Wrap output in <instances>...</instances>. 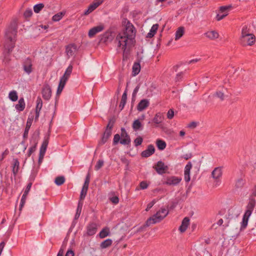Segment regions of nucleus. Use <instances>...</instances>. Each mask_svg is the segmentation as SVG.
I'll return each instance as SVG.
<instances>
[{
	"instance_id": "nucleus-1",
	"label": "nucleus",
	"mask_w": 256,
	"mask_h": 256,
	"mask_svg": "<svg viewBox=\"0 0 256 256\" xmlns=\"http://www.w3.org/2000/svg\"><path fill=\"white\" fill-rule=\"evenodd\" d=\"M136 33L135 28L132 24L128 22L123 31L119 33L116 37V40L118 42V47H120L122 42L128 44V47L134 46L136 42Z\"/></svg>"
},
{
	"instance_id": "nucleus-2",
	"label": "nucleus",
	"mask_w": 256,
	"mask_h": 256,
	"mask_svg": "<svg viewBox=\"0 0 256 256\" xmlns=\"http://www.w3.org/2000/svg\"><path fill=\"white\" fill-rule=\"evenodd\" d=\"M116 118L114 116L109 119L108 124L105 128L104 132L102 134L101 139L98 142V146H100L104 144L108 140L112 134V130L116 122Z\"/></svg>"
},
{
	"instance_id": "nucleus-3",
	"label": "nucleus",
	"mask_w": 256,
	"mask_h": 256,
	"mask_svg": "<svg viewBox=\"0 0 256 256\" xmlns=\"http://www.w3.org/2000/svg\"><path fill=\"white\" fill-rule=\"evenodd\" d=\"M158 214V213L152 216L149 218L145 222L144 224L137 230V232H142L144 228L150 226L152 224H155L162 221V218Z\"/></svg>"
},
{
	"instance_id": "nucleus-4",
	"label": "nucleus",
	"mask_w": 256,
	"mask_h": 256,
	"mask_svg": "<svg viewBox=\"0 0 256 256\" xmlns=\"http://www.w3.org/2000/svg\"><path fill=\"white\" fill-rule=\"evenodd\" d=\"M256 42V37L254 34H250L248 36H243L240 38V43L244 46H252Z\"/></svg>"
},
{
	"instance_id": "nucleus-5",
	"label": "nucleus",
	"mask_w": 256,
	"mask_h": 256,
	"mask_svg": "<svg viewBox=\"0 0 256 256\" xmlns=\"http://www.w3.org/2000/svg\"><path fill=\"white\" fill-rule=\"evenodd\" d=\"M16 39L11 38H7L4 44V51L8 54H11L15 47Z\"/></svg>"
},
{
	"instance_id": "nucleus-6",
	"label": "nucleus",
	"mask_w": 256,
	"mask_h": 256,
	"mask_svg": "<svg viewBox=\"0 0 256 256\" xmlns=\"http://www.w3.org/2000/svg\"><path fill=\"white\" fill-rule=\"evenodd\" d=\"M90 172H88L86 176L84 182V184L80 192V200H84L87 194V192L88 188L89 183L90 181Z\"/></svg>"
},
{
	"instance_id": "nucleus-7",
	"label": "nucleus",
	"mask_w": 256,
	"mask_h": 256,
	"mask_svg": "<svg viewBox=\"0 0 256 256\" xmlns=\"http://www.w3.org/2000/svg\"><path fill=\"white\" fill-rule=\"evenodd\" d=\"M153 168L159 174H163L166 173L168 169V166L165 165L164 163L161 160L158 162L156 164L153 166Z\"/></svg>"
},
{
	"instance_id": "nucleus-8",
	"label": "nucleus",
	"mask_w": 256,
	"mask_h": 256,
	"mask_svg": "<svg viewBox=\"0 0 256 256\" xmlns=\"http://www.w3.org/2000/svg\"><path fill=\"white\" fill-rule=\"evenodd\" d=\"M52 90L48 84H45L42 90V94L43 98L46 100H48L52 96Z\"/></svg>"
},
{
	"instance_id": "nucleus-9",
	"label": "nucleus",
	"mask_w": 256,
	"mask_h": 256,
	"mask_svg": "<svg viewBox=\"0 0 256 256\" xmlns=\"http://www.w3.org/2000/svg\"><path fill=\"white\" fill-rule=\"evenodd\" d=\"M155 150H156L154 145L149 144L147 148L141 152L140 156L142 158H148L153 154Z\"/></svg>"
},
{
	"instance_id": "nucleus-10",
	"label": "nucleus",
	"mask_w": 256,
	"mask_h": 256,
	"mask_svg": "<svg viewBox=\"0 0 256 256\" xmlns=\"http://www.w3.org/2000/svg\"><path fill=\"white\" fill-rule=\"evenodd\" d=\"M182 178H180L176 177L174 176H172L168 177L166 178V180L164 182L163 184L169 186H175L178 184L180 182Z\"/></svg>"
},
{
	"instance_id": "nucleus-11",
	"label": "nucleus",
	"mask_w": 256,
	"mask_h": 256,
	"mask_svg": "<svg viewBox=\"0 0 256 256\" xmlns=\"http://www.w3.org/2000/svg\"><path fill=\"white\" fill-rule=\"evenodd\" d=\"M23 68L24 71L28 74L32 72V62L30 58L25 60L23 63Z\"/></svg>"
},
{
	"instance_id": "nucleus-12",
	"label": "nucleus",
	"mask_w": 256,
	"mask_h": 256,
	"mask_svg": "<svg viewBox=\"0 0 256 256\" xmlns=\"http://www.w3.org/2000/svg\"><path fill=\"white\" fill-rule=\"evenodd\" d=\"M42 106V101L40 97L38 96L36 100V116L34 118L35 122H36L38 120L40 116V111Z\"/></svg>"
},
{
	"instance_id": "nucleus-13",
	"label": "nucleus",
	"mask_w": 256,
	"mask_h": 256,
	"mask_svg": "<svg viewBox=\"0 0 256 256\" xmlns=\"http://www.w3.org/2000/svg\"><path fill=\"white\" fill-rule=\"evenodd\" d=\"M50 133V130H48L47 136L44 137V141L42 143V144L40 146V154H44L46 153V148L48 147V142H49Z\"/></svg>"
},
{
	"instance_id": "nucleus-14",
	"label": "nucleus",
	"mask_w": 256,
	"mask_h": 256,
	"mask_svg": "<svg viewBox=\"0 0 256 256\" xmlns=\"http://www.w3.org/2000/svg\"><path fill=\"white\" fill-rule=\"evenodd\" d=\"M102 2V0H100L96 2H94L90 4L88 8L84 12V15H88L96 10L99 6H100Z\"/></svg>"
},
{
	"instance_id": "nucleus-15",
	"label": "nucleus",
	"mask_w": 256,
	"mask_h": 256,
	"mask_svg": "<svg viewBox=\"0 0 256 256\" xmlns=\"http://www.w3.org/2000/svg\"><path fill=\"white\" fill-rule=\"evenodd\" d=\"M66 78H60V82H59V84H58V88H57V90H56V103L58 101V99L57 98V97H58L60 94H61V92H62L64 87V86L66 84V82L67 80H66Z\"/></svg>"
},
{
	"instance_id": "nucleus-16",
	"label": "nucleus",
	"mask_w": 256,
	"mask_h": 256,
	"mask_svg": "<svg viewBox=\"0 0 256 256\" xmlns=\"http://www.w3.org/2000/svg\"><path fill=\"white\" fill-rule=\"evenodd\" d=\"M104 29V26L102 25H99L94 26L90 30L88 36L90 38L93 37L97 33L102 31Z\"/></svg>"
},
{
	"instance_id": "nucleus-17",
	"label": "nucleus",
	"mask_w": 256,
	"mask_h": 256,
	"mask_svg": "<svg viewBox=\"0 0 256 256\" xmlns=\"http://www.w3.org/2000/svg\"><path fill=\"white\" fill-rule=\"evenodd\" d=\"M87 234L88 236H92L94 234L97 230V225L94 222H91L88 224L86 228Z\"/></svg>"
},
{
	"instance_id": "nucleus-18",
	"label": "nucleus",
	"mask_w": 256,
	"mask_h": 256,
	"mask_svg": "<svg viewBox=\"0 0 256 256\" xmlns=\"http://www.w3.org/2000/svg\"><path fill=\"white\" fill-rule=\"evenodd\" d=\"M34 120L33 116H32L31 118H28L27 120L26 126L24 129V131L23 134V138L24 140H26L28 137V134L29 130L30 128V126H32V121Z\"/></svg>"
},
{
	"instance_id": "nucleus-19",
	"label": "nucleus",
	"mask_w": 256,
	"mask_h": 256,
	"mask_svg": "<svg viewBox=\"0 0 256 256\" xmlns=\"http://www.w3.org/2000/svg\"><path fill=\"white\" fill-rule=\"evenodd\" d=\"M150 105V102L147 99L142 100L137 106V110L142 112L147 108Z\"/></svg>"
},
{
	"instance_id": "nucleus-20",
	"label": "nucleus",
	"mask_w": 256,
	"mask_h": 256,
	"mask_svg": "<svg viewBox=\"0 0 256 256\" xmlns=\"http://www.w3.org/2000/svg\"><path fill=\"white\" fill-rule=\"evenodd\" d=\"M192 168L191 162H189L186 166L184 168V180L186 182H188L190 180V170Z\"/></svg>"
},
{
	"instance_id": "nucleus-21",
	"label": "nucleus",
	"mask_w": 256,
	"mask_h": 256,
	"mask_svg": "<svg viewBox=\"0 0 256 256\" xmlns=\"http://www.w3.org/2000/svg\"><path fill=\"white\" fill-rule=\"evenodd\" d=\"M190 224V218L188 217H185L182 220V224L179 227V230L183 233L186 230L188 226Z\"/></svg>"
},
{
	"instance_id": "nucleus-22",
	"label": "nucleus",
	"mask_w": 256,
	"mask_h": 256,
	"mask_svg": "<svg viewBox=\"0 0 256 256\" xmlns=\"http://www.w3.org/2000/svg\"><path fill=\"white\" fill-rule=\"evenodd\" d=\"M204 36L211 40L216 39L219 36L218 33L215 30H211L204 33Z\"/></svg>"
},
{
	"instance_id": "nucleus-23",
	"label": "nucleus",
	"mask_w": 256,
	"mask_h": 256,
	"mask_svg": "<svg viewBox=\"0 0 256 256\" xmlns=\"http://www.w3.org/2000/svg\"><path fill=\"white\" fill-rule=\"evenodd\" d=\"M13 162L12 172L14 176H16L18 172L20 162L18 158H14Z\"/></svg>"
},
{
	"instance_id": "nucleus-24",
	"label": "nucleus",
	"mask_w": 256,
	"mask_h": 256,
	"mask_svg": "<svg viewBox=\"0 0 256 256\" xmlns=\"http://www.w3.org/2000/svg\"><path fill=\"white\" fill-rule=\"evenodd\" d=\"M77 47L75 44H71L66 46V52L70 56H72L76 50Z\"/></svg>"
},
{
	"instance_id": "nucleus-25",
	"label": "nucleus",
	"mask_w": 256,
	"mask_h": 256,
	"mask_svg": "<svg viewBox=\"0 0 256 256\" xmlns=\"http://www.w3.org/2000/svg\"><path fill=\"white\" fill-rule=\"evenodd\" d=\"M140 60L137 62H135L132 66V76H136V75H138L139 72H140Z\"/></svg>"
},
{
	"instance_id": "nucleus-26",
	"label": "nucleus",
	"mask_w": 256,
	"mask_h": 256,
	"mask_svg": "<svg viewBox=\"0 0 256 256\" xmlns=\"http://www.w3.org/2000/svg\"><path fill=\"white\" fill-rule=\"evenodd\" d=\"M126 100H127V88H126V89L125 90L122 96V99H121L120 105H119V108L120 109V110H122L124 108L126 104Z\"/></svg>"
},
{
	"instance_id": "nucleus-27",
	"label": "nucleus",
	"mask_w": 256,
	"mask_h": 256,
	"mask_svg": "<svg viewBox=\"0 0 256 256\" xmlns=\"http://www.w3.org/2000/svg\"><path fill=\"white\" fill-rule=\"evenodd\" d=\"M196 90L197 89L196 88H193L192 90H191L190 88L186 89L182 95V99L184 100L192 96V93L196 92Z\"/></svg>"
},
{
	"instance_id": "nucleus-28",
	"label": "nucleus",
	"mask_w": 256,
	"mask_h": 256,
	"mask_svg": "<svg viewBox=\"0 0 256 256\" xmlns=\"http://www.w3.org/2000/svg\"><path fill=\"white\" fill-rule=\"evenodd\" d=\"M132 127L134 131L142 130V125L138 119L136 120L133 122Z\"/></svg>"
},
{
	"instance_id": "nucleus-29",
	"label": "nucleus",
	"mask_w": 256,
	"mask_h": 256,
	"mask_svg": "<svg viewBox=\"0 0 256 256\" xmlns=\"http://www.w3.org/2000/svg\"><path fill=\"white\" fill-rule=\"evenodd\" d=\"M222 175V170L220 168H216L212 172V176L214 179H218Z\"/></svg>"
},
{
	"instance_id": "nucleus-30",
	"label": "nucleus",
	"mask_w": 256,
	"mask_h": 256,
	"mask_svg": "<svg viewBox=\"0 0 256 256\" xmlns=\"http://www.w3.org/2000/svg\"><path fill=\"white\" fill-rule=\"evenodd\" d=\"M184 33V26H180L178 28L176 32L175 40H177L180 38Z\"/></svg>"
},
{
	"instance_id": "nucleus-31",
	"label": "nucleus",
	"mask_w": 256,
	"mask_h": 256,
	"mask_svg": "<svg viewBox=\"0 0 256 256\" xmlns=\"http://www.w3.org/2000/svg\"><path fill=\"white\" fill-rule=\"evenodd\" d=\"M158 28V24H154L150 32L147 34L146 38H152L154 34H156L157 30Z\"/></svg>"
},
{
	"instance_id": "nucleus-32",
	"label": "nucleus",
	"mask_w": 256,
	"mask_h": 256,
	"mask_svg": "<svg viewBox=\"0 0 256 256\" xmlns=\"http://www.w3.org/2000/svg\"><path fill=\"white\" fill-rule=\"evenodd\" d=\"M111 36H112L111 32H106L102 35L101 38L100 40V42H106L109 40H112Z\"/></svg>"
},
{
	"instance_id": "nucleus-33",
	"label": "nucleus",
	"mask_w": 256,
	"mask_h": 256,
	"mask_svg": "<svg viewBox=\"0 0 256 256\" xmlns=\"http://www.w3.org/2000/svg\"><path fill=\"white\" fill-rule=\"evenodd\" d=\"M25 108V102L23 98H20L18 104L16 105V108L18 111H22Z\"/></svg>"
},
{
	"instance_id": "nucleus-34",
	"label": "nucleus",
	"mask_w": 256,
	"mask_h": 256,
	"mask_svg": "<svg viewBox=\"0 0 256 256\" xmlns=\"http://www.w3.org/2000/svg\"><path fill=\"white\" fill-rule=\"evenodd\" d=\"M110 234V229L108 227H106L102 229L99 233V236L100 238H104Z\"/></svg>"
},
{
	"instance_id": "nucleus-35",
	"label": "nucleus",
	"mask_w": 256,
	"mask_h": 256,
	"mask_svg": "<svg viewBox=\"0 0 256 256\" xmlns=\"http://www.w3.org/2000/svg\"><path fill=\"white\" fill-rule=\"evenodd\" d=\"M156 145L160 150H162L166 148V144L164 140L158 139L156 141Z\"/></svg>"
},
{
	"instance_id": "nucleus-36",
	"label": "nucleus",
	"mask_w": 256,
	"mask_h": 256,
	"mask_svg": "<svg viewBox=\"0 0 256 256\" xmlns=\"http://www.w3.org/2000/svg\"><path fill=\"white\" fill-rule=\"evenodd\" d=\"M122 48L123 50V60H125L127 58V55L129 53V49L127 48L128 44L126 43H123L121 45Z\"/></svg>"
},
{
	"instance_id": "nucleus-37",
	"label": "nucleus",
	"mask_w": 256,
	"mask_h": 256,
	"mask_svg": "<svg viewBox=\"0 0 256 256\" xmlns=\"http://www.w3.org/2000/svg\"><path fill=\"white\" fill-rule=\"evenodd\" d=\"M112 241L110 238H108L104 240L100 244V248L102 249L106 248L109 246H110L112 244Z\"/></svg>"
},
{
	"instance_id": "nucleus-38",
	"label": "nucleus",
	"mask_w": 256,
	"mask_h": 256,
	"mask_svg": "<svg viewBox=\"0 0 256 256\" xmlns=\"http://www.w3.org/2000/svg\"><path fill=\"white\" fill-rule=\"evenodd\" d=\"M163 118L161 113L158 112L155 115L152 120V122L156 124H159L162 122Z\"/></svg>"
},
{
	"instance_id": "nucleus-39",
	"label": "nucleus",
	"mask_w": 256,
	"mask_h": 256,
	"mask_svg": "<svg viewBox=\"0 0 256 256\" xmlns=\"http://www.w3.org/2000/svg\"><path fill=\"white\" fill-rule=\"evenodd\" d=\"M72 65H70L68 66V68H66L65 72L64 73V75L62 76L61 78H66V80H68L70 75L72 74Z\"/></svg>"
},
{
	"instance_id": "nucleus-40",
	"label": "nucleus",
	"mask_w": 256,
	"mask_h": 256,
	"mask_svg": "<svg viewBox=\"0 0 256 256\" xmlns=\"http://www.w3.org/2000/svg\"><path fill=\"white\" fill-rule=\"evenodd\" d=\"M66 12H60L56 14H54L52 18V20L54 22H58L64 16Z\"/></svg>"
},
{
	"instance_id": "nucleus-41",
	"label": "nucleus",
	"mask_w": 256,
	"mask_h": 256,
	"mask_svg": "<svg viewBox=\"0 0 256 256\" xmlns=\"http://www.w3.org/2000/svg\"><path fill=\"white\" fill-rule=\"evenodd\" d=\"M9 98L12 102H16L18 99V96L17 92L15 90L11 91L9 93Z\"/></svg>"
},
{
	"instance_id": "nucleus-42",
	"label": "nucleus",
	"mask_w": 256,
	"mask_h": 256,
	"mask_svg": "<svg viewBox=\"0 0 256 256\" xmlns=\"http://www.w3.org/2000/svg\"><path fill=\"white\" fill-rule=\"evenodd\" d=\"M65 178L64 176H57L54 180V182L57 186H61L64 184Z\"/></svg>"
},
{
	"instance_id": "nucleus-43",
	"label": "nucleus",
	"mask_w": 256,
	"mask_h": 256,
	"mask_svg": "<svg viewBox=\"0 0 256 256\" xmlns=\"http://www.w3.org/2000/svg\"><path fill=\"white\" fill-rule=\"evenodd\" d=\"M250 34H252L250 33V30L246 26H244L242 28L241 37L248 36Z\"/></svg>"
},
{
	"instance_id": "nucleus-44",
	"label": "nucleus",
	"mask_w": 256,
	"mask_h": 256,
	"mask_svg": "<svg viewBox=\"0 0 256 256\" xmlns=\"http://www.w3.org/2000/svg\"><path fill=\"white\" fill-rule=\"evenodd\" d=\"M256 201L254 199L252 198L250 200L248 205H247V210H250L252 212L255 206Z\"/></svg>"
},
{
	"instance_id": "nucleus-45",
	"label": "nucleus",
	"mask_w": 256,
	"mask_h": 256,
	"mask_svg": "<svg viewBox=\"0 0 256 256\" xmlns=\"http://www.w3.org/2000/svg\"><path fill=\"white\" fill-rule=\"evenodd\" d=\"M17 32L14 33L12 30L8 29L6 32V36L7 38H10V36L11 38H16Z\"/></svg>"
},
{
	"instance_id": "nucleus-46",
	"label": "nucleus",
	"mask_w": 256,
	"mask_h": 256,
	"mask_svg": "<svg viewBox=\"0 0 256 256\" xmlns=\"http://www.w3.org/2000/svg\"><path fill=\"white\" fill-rule=\"evenodd\" d=\"M159 214V216H160L162 218V220L168 214V210L164 208H161L160 210L156 212V214Z\"/></svg>"
},
{
	"instance_id": "nucleus-47",
	"label": "nucleus",
	"mask_w": 256,
	"mask_h": 256,
	"mask_svg": "<svg viewBox=\"0 0 256 256\" xmlns=\"http://www.w3.org/2000/svg\"><path fill=\"white\" fill-rule=\"evenodd\" d=\"M44 4L42 3L36 4L34 6V10L36 13H38L44 8Z\"/></svg>"
},
{
	"instance_id": "nucleus-48",
	"label": "nucleus",
	"mask_w": 256,
	"mask_h": 256,
	"mask_svg": "<svg viewBox=\"0 0 256 256\" xmlns=\"http://www.w3.org/2000/svg\"><path fill=\"white\" fill-rule=\"evenodd\" d=\"M3 54L4 55V58L3 60V62L6 64H9L10 61L11 60V58H10V54H8V53L6 52H4Z\"/></svg>"
},
{
	"instance_id": "nucleus-49",
	"label": "nucleus",
	"mask_w": 256,
	"mask_h": 256,
	"mask_svg": "<svg viewBox=\"0 0 256 256\" xmlns=\"http://www.w3.org/2000/svg\"><path fill=\"white\" fill-rule=\"evenodd\" d=\"M130 138L126 136V137L121 138L120 143L123 145H128L130 144Z\"/></svg>"
},
{
	"instance_id": "nucleus-50",
	"label": "nucleus",
	"mask_w": 256,
	"mask_h": 256,
	"mask_svg": "<svg viewBox=\"0 0 256 256\" xmlns=\"http://www.w3.org/2000/svg\"><path fill=\"white\" fill-rule=\"evenodd\" d=\"M8 29L12 30V31L14 32V33L17 32L18 24L16 22L15 20L12 22L10 23V26Z\"/></svg>"
},
{
	"instance_id": "nucleus-51",
	"label": "nucleus",
	"mask_w": 256,
	"mask_h": 256,
	"mask_svg": "<svg viewBox=\"0 0 256 256\" xmlns=\"http://www.w3.org/2000/svg\"><path fill=\"white\" fill-rule=\"evenodd\" d=\"M142 142H143V138L140 136H138L134 140V144L135 146H138L141 145Z\"/></svg>"
},
{
	"instance_id": "nucleus-52",
	"label": "nucleus",
	"mask_w": 256,
	"mask_h": 256,
	"mask_svg": "<svg viewBox=\"0 0 256 256\" xmlns=\"http://www.w3.org/2000/svg\"><path fill=\"white\" fill-rule=\"evenodd\" d=\"M120 136L119 134H116L114 136L112 144L114 146H116L120 142Z\"/></svg>"
},
{
	"instance_id": "nucleus-53",
	"label": "nucleus",
	"mask_w": 256,
	"mask_h": 256,
	"mask_svg": "<svg viewBox=\"0 0 256 256\" xmlns=\"http://www.w3.org/2000/svg\"><path fill=\"white\" fill-rule=\"evenodd\" d=\"M37 144L38 142H36L34 144L29 148L27 154L28 157H30L31 154L36 150Z\"/></svg>"
},
{
	"instance_id": "nucleus-54",
	"label": "nucleus",
	"mask_w": 256,
	"mask_h": 256,
	"mask_svg": "<svg viewBox=\"0 0 256 256\" xmlns=\"http://www.w3.org/2000/svg\"><path fill=\"white\" fill-rule=\"evenodd\" d=\"M214 96L218 98L221 100H224V94L220 91H216L214 94Z\"/></svg>"
},
{
	"instance_id": "nucleus-55",
	"label": "nucleus",
	"mask_w": 256,
	"mask_h": 256,
	"mask_svg": "<svg viewBox=\"0 0 256 256\" xmlns=\"http://www.w3.org/2000/svg\"><path fill=\"white\" fill-rule=\"evenodd\" d=\"M248 218H242V225H241V227H240V230H242L246 228L248 226Z\"/></svg>"
},
{
	"instance_id": "nucleus-56",
	"label": "nucleus",
	"mask_w": 256,
	"mask_h": 256,
	"mask_svg": "<svg viewBox=\"0 0 256 256\" xmlns=\"http://www.w3.org/2000/svg\"><path fill=\"white\" fill-rule=\"evenodd\" d=\"M104 164V162L103 160H99L94 166L95 170H100L103 166Z\"/></svg>"
},
{
	"instance_id": "nucleus-57",
	"label": "nucleus",
	"mask_w": 256,
	"mask_h": 256,
	"mask_svg": "<svg viewBox=\"0 0 256 256\" xmlns=\"http://www.w3.org/2000/svg\"><path fill=\"white\" fill-rule=\"evenodd\" d=\"M27 196H28L27 194H24L22 196V198L21 200H20V210L23 207V206H24V204L26 202V199Z\"/></svg>"
},
{
	"instance_id": "nucleus-58",
	"label": "nucleus",
	"mask_w": 256,
	"mask_h": 256,
	"mask_svg": "<svg viewBox=\"0 0 256 256\" xmlns=\"http://www.w3.org/2000/svg\"><path fill=\"white\" fill-rule=\"evenodd\" d=\"M140 84H138L137 85V86L134 89V90L133 91V92L132 94V100H135V98H136V94L137 92H138V91L140 89Z\"/></svg>"
},
{
	"instance_id": "nucleus-59",
	"label": "nucleus",
	"mask_w": 256,
	"mask_h": 256,
	"mask_svg": "<svg viewBox=\"0 0 256 256\" xmlns=\"http://www.w3.org/2000/svg\"><path fill=\"white\" fill-rule=\"evenodd\" d=\"M32 14V12L31 9H28L24 12V16L25 18H28L30 17Z\"/></svg>"
},
{
	"instance_id": "nucleus-60",
	"label": "nucleus",
	"mask_w": 256,
	"mask_h": 256,
	"mask_svg": "<svg viewBox=\"0 0 256 256\" xmlns=\"http://www.w3.org/2000/svg\"><path fill=\"white\" fill-rule=\"evenodd\" d=\"M110 200L114 204H118L119 202V198L118 196L110 198Z\"/></svg>"
},
{
	"instance_id": "nucleus-61",
	"label": "nucleus",
	"mask_w": 256,
	"mask_h": 256,
	"mask_svg": "<svg viewBox=\"0 0 256 256\" xmlns=\"http://www.w3.org/2000/svg\"><path fill=\"white\" fill-rule=\"evenodd\" d=\"M148 186V184L146 181H142L140 183V186L142 190L146 189Z\"/></svg>"
},
{
	"instance_id": "nucleus-62",
	"label": "nucleus",
	"mask_w": 256,
	"mask_h": 256,
	"mask_svg": "<svg viewBox=\"0 0 256 256\" xmlns=\"http://www.w3.org/2000/svg\"><path fill=\"white\" fill-rule=\"evenodd\" d=\"M174 116V111L173 109H170L167 114V118L168 119H172Z\"/></svg>"
},
{
	"instance_id": "nucleus-63",
	"label": "nucleus",
	"mask_w": 256,
	"mask_h": 256,
	"mask_svg": "<svg viewBox=\"0 0 256 256\" xmlns=\"http://www.w3.org/2000/svg\"><path fill=\"white\" fill-rule=\"evenodd\" d=\"M244 184V180L242 178H240L238 180L236 183V186L238 188H240L243 186Z\"/></svg>"
},
{
	"instance_id": "nucleus-64",
	"label": "nucleus",
	"mask_w": 256,
	"mask_h": 256,
	"mask_svg": "<svg viewBox=\"0 0 256 256\" xmlns=\"http://www.w3.org/2000/svg\"><path fill=\"white\" fill-rule=\"evenodd\" d=\"M65 256H74V252L72 248L68 249L66 254Z\"/></svg>"
}]
</instances>
